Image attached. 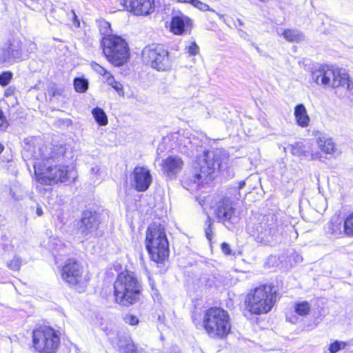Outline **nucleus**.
Wrapping results in <instances>:
<instances>
[{"instance_id":"35","label":"nucleus","mask_w":353,"mask_h":353,"mask_svg":"<svg viewBox=\"0 0 353 353\" xmlns=\"http://www.w3.org/2000/svg\"><path fill=\"white\" fill-rule=\"evenodd\" d=\"M132 0H115L116 8L119 10H128L130 12V4Z\"/></svg>"},{"instance_id":"6","label":"nucleus","mask_w":353,"mask_h":353,"mask_svg":"<svg viewBox=\"0 0 353 353\" xmlns=\"http://www.w3.org/2000/svg\"><path fill=\"white\" fill-rule=\"evenodd\" d=\"M249 232L257 243L264 245H272L277 243L280 233L273 214L263 216L259 223L249 228Z\"/></svg>"},{"instance_id":"12","label":"nucleus","mask_w":353,"mask_h":353,"mask_svg":"<svg viewBox=\"0 0 353 353\" xmlns=\"http://www.w3.org/2000/svg\"><path fill=\"white\" fill-rule=\"evenodd\" d=\"M143 61L158 71L168 70L171 63L167 50L160 46H146L142 52Z\"/></svg>"},{"instance_id":"17","label":"nucleus","mask_w":353,"mask_h":353,"mask_svg":"<svg viewBox=\"0 0 353 353\" xmlns=\"http://www.w3.org/2000/svg\"><path fill=\"white\" fill-rule=\"evenodd\" d=\"M183 166V160L178 156H170L163 161V171L169 177H174Z\"/></svg>"},{"instance_id":"23","label":"nucleus","mask_w":353,"mask_h":353,"mask_svg":"<svg viewBox=\"0 0 353 353\" xmlns=\"http://www.w3.org/2000/svg\"><path fill=\"white\" fill-rule=\"evenodd\" d=\"M325 231L335 237L341 235L343 232V223L338 218L332 219L327 224Z\"/></svg>"},{"instance_id":"30","label":"nucleus","mask_w":353,"mask_h":353,"mask_svg":"<svg viewBox=\"0 0 353 353\" xmlns=\"http://www.w3.org/2000/svg\"><path fill=\"white\" fill-rule=\"evenodd\" d=\"M74 87L77 92L83 93L88 90V82L84 78H75L74 80Z\"/></svg>"},{"instance_id":"13","label":"nucleus","mask_w":353,"mask_h":353,"mask_svg":"<svg viewBox=\"0 0 353 353\" xmlns=\"http://www.w3.org/2000/svg\"><path fill=\"white\" fill-rule=\"evenodd\" d=\"M23 59L22 42L12 38L0 45V65L9 67Z\"/></svg>"},{"instance_id":"29","label":"nucleus","mask_w":353,"mask_h":353,"mask_svg":"<svg viewBox=\"0 0 353 353\" xmlns=\"http://www.w3.org/2000/svg\"><path fill=\"white\" fill-rule=\"evenodd\" d=\"M344 234L353 236V211L346 217L343 223Z\"/></svg>"},{"instance_id":"33","label":"nucleus","mask_w":353,"mask_h":353,"mask_svg":"<svg viewBox=\"0 0 353 353\" xmlns=\"http://www.w3.org/2000/svg\"><path fill=\"white\" fill-rule=\"evenodd\" d=\"M22 264V259L18 256H14V258L8 263L7 266L12 270L18 271Z\"/></svg>"},{"instance_id":"49","label":"nucleus","mask_w":353,"mask_h":353,"mask_svg":"<svg viewBox=\"0 0 353 353\" xmlns=\"http://www.w3.org/2000/svg\"><path fill=\"white\" fill-rule=\"evenodd\" d=\"M36 213L39 216L43 215V212L42 208L41 207H37V210H36Z\"/></svg>"},{"instance_id":"54","label":"nucleus","mask_w":353,"mask_h":353,"mask_svg":"<svg viewBox=\"0 0 353 353\" xmlns=\"http://www.w3.org/2000/svg\"><path fill=\"white\" fill-rule=\"evenodd\" d=\"M109 339L111 341V342H112V343H115V342H114V341L112 338H110H110H109Z\"/></svg>"},{"instance_id":"5","label":"nucleus","mask_w":353,"mask_h":353,"mask_svg":"<svg viewBox=\"0 0 353 353\" xmlns=\"http://www.w3.org/2000/svg\"><path fill=\"white\" fill-rule=\"evenodd\" d=\"M276 297V292L274 287L263 285L255 288L247 295L246 307L252 314H265L272 310Z\"/></svg>"},{"instance_id":"52","label":"nucleus","mask_w":353,"mask_h":353,"mask_svg":"<svg viewBox=\"0 0 353 353\" xmlns=\"http://www.w3.org/2000/svg\"><path fill=\"white\" fill-rule=\"evenodd\" d=\"M9 94H10V90H7L5 92V95L8 97Z\"/></svg>"},{"instance_id":"36","label":"nucleus","mask_w":353,"mask_h":353,"mask_svg":"<svg viewBox=\"0 0 353 353\" xmlns=\"http://www.w3.org/2000/svg\"><path fill=\"white\" fill-rule=\"evenodd\" d=\"M12 73L10 71L3 72L0 74V85L2 86L7 85L12 79Z\"/></svg>"},{"instance_id":"44","label":"nucleus","mask_w":353,"mask_h":353,"mask_svg":"<svg viewBox=\"0 0 353 353\" xmlns=\"http://www.w3.org/2000/svg\"><path fill=\"white\" fill-rule=\"evenodd\" d=\"M221 250L224 254H225L227 255H229L231 254L230 247L229 244H228L227 243L224 242L221 244Z\"/></svg>"},{"instance_id":"48","label":"nucleus","mask_w":353,"mask_h":353,"mask_svg":"<svg viewBox=\"0 0 353 353\" xmlns=\"http://www.w3.org/2000/svg\"><path fill=\"white\" fill-rule=\"evenodd\" d=\"M286 319L288 321L292 323H296L297 322V318L295 316L290 317L288 315H287Z\"/></svg>"},{"instance_id":"15","label":"nucleus","mask_w":353,"mask_h":353,"mask_svg":"<svg viewBox=\"0 0 353 353\" xmlns=\"http://www.w3.org/2000/svg\"><path fill=\"white\" fill-rule=\"evenodd\" d=\"M100 223L99 215L96 212L84 211L81 219L78 222L77 234L80 238L88 240L97 235V230Z\"/></svg>"},{"instance_id":"19","label":"nucleus","mask_w":353,"mask_h":353,"mask_svg":"<svg viewBox=\"0 0 353 353\" xmlns=\"http://www.w3.org/2000/svg\"><path fill=\"white\" fill-rule=\"evenodd\" d=\"M154 0H132L130 12L135 15H147L154 10Z\"/></svg>"},{"instance_id":"45","label":"nucleus","mask_w":353,"mask_h":353,"mask_svg":"<svg viewBox=\"0 0 353 353\" xmlns=\"http://www.w3.org/2000/svg\"><path fill=\"white\" fill-rule=\"evenodd\" d=\"M37 49V46L33 42H29L27 51L28 52H32Z\"/></svg>"},{"instance_id":"7","label":"nucleus","mask_w":353,"mask_h":353,"mask_svg":"<svg viewBox=\"0 0 353 353\" xmlns=\"http://www.w3.org/2000/svg\"><path fill=\"white\" fill-rule=\"evenodd\" d=\"M228 312L219 307H212L207 310L203 325L211 337H223L230 330Z\"/></svg>"},{"instance_id":"3","label":"nucleus","mask_w":353,"mask_h":353,"mask_svg":"<svg viewBox=\"0 0 353 353\" xmlns=\"http://www.w3.org/2000/svg\"><path fill=\"white\" fill-rule=\"evenodd\" d=\"M142 286L133 272L119 273L114 283L115 301L120 305L129 307L139 301Z\"/></svg>"},{"instance_id":"47","label":"nucleus","mask_w":353,"mask_h":353,"mask_svg":"<svg viewBox=\"0 0 353 353\" xmlns=\"http://www.w3.org/2000/svg\"><path fill=\"white\" fill-rule=\"evenodd\" d=\"M71 13L72 14V17H73V23L74 24L79 27L80 26V23L79 21L77 20V14H75L74 11L73 10H71Z\"/></svg>"},{"instance_id":"43","label":"nucleus","mask_w":353,"mask_h":353,"mask_svg":"<svg viewBox=\"0 0 353 353\" xmlns=\"http://www.w3.org/2000/svg\"><path fill=\"white\" fill-rule=\"evenodd\" d=\"M7 127V122L5 117L3 115V112L0 110V130H3Z\"/></svg>"},{"instance_id":"10","label":"nucleus","mask_w":353,"mask_h":353,"mask_svg":"<svg viewBox=\"0 0 353 353\" xmlns=\"http://www.w3.org/2000/svg\"><path fill=\"white\" fill-rule=\"evenodd\" d=\"M62 280L76 290L81 292L84 291L90 280L87 274H84L81 264L74 259H69L61 270Z\"/></svg>"},{"instance_id":"1","label":"nucleus","mask_w":353,"mask_h":353,"mask_svg":"<svg viewBox=\"0 0 353 353\" xmlns=\"http://www.w3.org/2000/svg\"><path fill=\"white\" fill-rule=\"evenodd\" d=\"M183 152L188 156L196 157L194 168L199 169V172L194 175V182L197 183L201 179H205L212 174L216 168L224 170L229 161L228 153L222 148H216L212 150H205L199 145L198 139L192 140L187 138L183 141Z\"/></svg>"},{"instance_id":"37","label":"nucleus","mask_w":353,"mask_h":353,"mask_svg":"<svg viewBox=\"0 0 353 353\" xmlns=\"http://www.w3.org/2000/svg\"><path fill=\"white\" fill-rule=\"evenodd\" d=\"M107 83L111 85L118 92L122 90V85L118 81H116L114 77L110 74L106 78Z\"/></svg>"},{"instance_id":"53","label":"nucleus","mask_w":353,"mask_h":353,"mask_svg":"<svg viewBox=\"0 0 353 353\" xmlns=\"http://www.w3.org/2000/svg\"><path fill=\"white\" fill-rule=\"evenodd\" d=\"M297 257H298V258H297V260H300L301 261H302V258H301V256H297Z\"/></svg>"},{"instance_id":"2","label":"nucleus","mask_w":353,"mask_h":353,"mask_svg":"<svg viewBox=\"0 0 353 353\" xmlns=\"http://www.w3.org/2000/svg\"><path fill=\"white\" fill-rule=\"evenodd\" d=\"M47 147L39 148V154L36 157L34 163V174L37 181L42 185H50L52 182H65L77 177L76 172L73 168L65 165H54L52 157L48 156L45 152Z\"/></svg>"},{"instance_id":"4","label":"nucleus","mask_w":353,"mask_h":353,"mask_svg":"<svg viewBox=\"0 0 353 353\" xmlns=\"http://www.w3.org/2000/svg\"><path fill=\"white\" fill-rule=\"evenodd\" d=\"M145 246L151 259L156 263H163L168 257L169 243L161 224L154 223L148 228Z\"/></svg>"},{"instance_id":"34","label":"nucleus","mask_w":353,"mask_h":353,"mask_svg":"<svg viewBox=\"0 0 353 353\" xmlns=\"http://www.w3.org/2000/svg\"><path fill=\"white\" fill-rule=\"evenodd\" d=\"M339 87L345 88L348 92V97L353 102V81L350 79L349 74L347 73V82L344 84L340 85Z\"/></svg>"},{"instance_id":"46","label":"nucleus","mask_w":353,"mask_h":353,"mask_svg":"<svg viewBox=\"0 0 353 353\" xmlns=\"http://www.w3.org/2000/svg\"><path fill=\"white\" fill-rule=\"evenodd\" d=\"M91 172L92 174H94L95 175H99L101 174V169L99 165H95L92 168Z\"/></svg>"},{"instance_id":"50","label":"nucleus","mask_w":353,"mask_h":353,"mask_svg":"<svg viewBox=\"0 0 353 353\" xmlns=\"http://www.w3.org/2000/svg\"><path fill=\"white\" fill-rule=\"evenodd\" d=\"M245 184V182H244V181H241V182H239V189L243 188L244 187Z\"/></svg>"},{"instance_id":"28","label":"nucleus","mask_w":353,"mask_h":353,"mask_svg":"<svg viewBox=\"0 0 353 353\" xmlns=\"http://www.w3.org/2000/svg\"><path fill=\"white\" fill-rule=\"evenodd\" d=\"M294 312L299 316H304L310 311L311 307L308 302L301 301L294 305Z\"/></svg>"},{"instance_id":"27","label":"nucleus","mask_w":353,"mask_h":353,"mask_svg":"<svg viewBox=\"0 0 353 353\" xmlns=\"http://www.w3.org/2000/svg\"><path fill=\"white\" fill-rule=\"evenodd\" d=\"M92 113L95 121L99 123V125H105L108 123L107 116L102 109L95 108L92 110Z\"/></svg>"},{"instance_id":"8","label":"nucleus","mask_w":353,"mask_h":353,"mask_svg":"<svg viewBox=\"0 0 353 353\" xmlns=\"http://www.w3.org/2000/svg\"><path fill=\"white\" fill-rule=\"evenodd\" d=\"M312 79L319 85L338 88L347 82V72L343 68L320 64L313 69Z\"/></svg>"},{"instance_id":"20","label":"nucleus","mask_w":353,"mask_h":353,"mask_svg":"<svg viewBox=\"0 0 353 353\" xmlns=\"http://www.w3.org/2000/svg\"><path fill=\"white\" fill-rule=\"evenodd\" d=\"M294 115L298 125L306 128L310 125V119L303 104H298L294 107Z\"/></svg>"},{"instance_id":"40","label":"nucleus","mask_w":353,"mask_h":353,"mask_svg":"<svg viewBox=\"0 0 353 353\" xmlns=\"http://www.w3.org/2000/svg\"><path fill=\"white\" fill-rule=\"evenodd\" d=\"M190 55H196L199 53V47L195 41L190 43V46L186 47Z\"/></svg>"},{"instance_id":"21","label":"nucleus","mask_w":353,"mask_h":353,"mask_svg":"<svg viewBox=\"0 0 353 353\" xmlns=\"http://www.w3.org/2000/svg\"><path fill=\"white\" fill-rule=\"evenodd\" d=\"M276 32L279 35L283 36V38L289 42H300L304 40V35L302 32L296 29H286L283 30L281 28L278 29Z\"/></svg>"},{"instance_id":"14","label":"nucleus","mask_w":353,"mask_h":353,"mask_svg":"<svg viewBox=\"0 0 353 353\" xmlns=\"http://www.w3.org/2000/svg\"><path fill=\"white\" fill-rule=\"evenodd\" d=\"M214 214L218 221L230 230H232L240 219L239 212L228 199H224L217 203L214 208Z\"/></svg>"},{"instance_id":"16","label":"nucleus","mask_w":353,"mask_h":353,"mask_svg":"<svg viewBox=\"0 0 353 353\" xmlns=\"http://www.w3.org/2000/svg\"><path fill=\"white\" fill-rule=\"evenodd\" d=\"M152 176L145 167H136L132 172V186L138 192H145L150 186Z\"/></svg>"},{"instance_id":"39","label":"nucleus","mask_w":353,"mask_h":353,"mask_svg":"<svg viewBox=\"0 0 353 353\" xmlns=\"http://www.w3.org/2000/svg\"><path fill=\"white\" fill-rule=\"evenodd\" d=\"M190 4L201 11H207L210 10L208 5L200 1L199 0H192Z\"/></svg>"},{"instance_id":"26","label":"nucleus","mask_w":353,"mask_h":353,"mask_svg":"<svg viewBox=\"0 0 353 353\" xmlns=\"http://www.w3.org/2000/svg\"><path fill=\"white\" fill-rule=\"evenodd\" d=\"M48 248L52 251L63 252L66 248L65 244L57 237H50L48 243Z\"/></svg>"},{"instance_id":"51","label":"nucleus","mask_w":353,"mask_h":353,"mask_svg":"<svg viewBox=\"0 0 353 353\" xmlns=\"http://www.w3.org/2000/svg\"><path fill=\"white\" fill-rule=\"evenodd\" d=\"M3 149L4 146L1 143H0V154L3 152Z\"/></svg>"},{"instance_id":"38","label":"nucleus","mask_w":353,"mask_h":353,"mask_svg":"<svg viewBox=\"0 0 353 353\" xmlns=\"http://www.w3.org/2000/svg\"><path fill=\"white\" fill-rule=\"evenodd\" d=\"M344 346H345L344 343L336 341L330 345L328 350L330 353H336L339 350H340Z\"/></svg>"},{"instance_id":"24","label":"nucleus","mask_w":353,"mask_h":353,"mask_svg":"<svg viewBox=\"0 0 353 353\" xmlns=\"http://www.w3.org/2000/svg\"><path fill=\"white\" fill-rule=\"evenodd\" d=\"M117 344L123 353H143V349L138 347L130 339H119Z\"/></svg>"},{"instance_id":"41","label":"nucleus","mask_w":353,"mask_h":353,"mask_svg":"<svg viewBox=\"0 0 353 353\" xmlns=\"http://www.w3.org/2000/svg\"><path fill=\"white\" fill-rule=\"evenodd\" d=\"M124 321L126 323L130 325H136L139 323V321L136 316L127 314L124 317Z\"/></svg>"},{"instance_id":"11","label":"nucleus","mask_w":353,"mask_h":353,"mask_svg":"<svg viewBox=\"0 0 353 353\" xmlns=\"http://www.w3.org/2000/svg\"><path fill=\"white\" fill-rule=\"evenodd\" d=\"M59 343L58 332L52 327H39L32 332L33 347L39 353H56Z\"/></svg>"},{"instance_id":"42","label":"nucleus","mask_w":353,"mask_h":353,"mask_svg":"<svg viewBox=\"0 0 353 353\" xmlns=\"http://www.w3.org/2000/svg\"><path fill=\"white\" fill-rule=\"evenodd\" d=\"M92 68L101 75L108 76L110 74L105 68L99 65V64L94 63L92 64Z\"/></svg>"},{"instance_id":"25","label":"nucleus","mask_w":353,"mask_h":353,"mask_svg":"<svg viewBox=\"0 0 353 353\" xmlns=\"http://www.w3.org/2000/svg\"><path fill=\"white\" fill-rule=\"evenodd\" d=\"M97 24L99 28V30L101 35L103 36V37H113L114 35H112V29L110 24L109 22L106 21L105 20L103 19H100L97 20Z\"/></svg>"},{"instance_id":"32","label":"nucleus","mask_w":353,"mask_h":353,"mask_svg":"<svg viewBox=\"0 0 353 353\" xmlns=\"http://www.w3.org/2000/svg\"><path fill=\"white\" fill-rule=\"evenodd\" d=\"M213 224L214 221L211 217L208 216L207 220L205 221V233L206 238L211 241L213 236Z\"/></svg>"},{"instance_id":"31","label":"nucleus","mask_w":353,"mask_h":353,"mask_svg":"<svg viewBox=\"0 0 353 353\" xmlns=\"http://www.w3.org/2000/svg\"><path fill=\"white\" fill-rule=\"evenodd\" d=\"M290 149L292 154L297 157H301L305 152V145L302 142H297L295 144L290 145Z\"/></svg>"},{"instance_id":"22","label":"nucleus","mask_w":353,"mask_h":353,"mask_svg":"<svg viewBox=\"0 0 353 353\" xmlns=\"http://www.w3.org/2000/svg\"><path fill=\"white\" fill-rule=\"evenodd\" d=\"M317 145L325 154H331L335 151V143L332 138L325 135H323L317 139Z\"/></svg>"},{"instance_id":"18","label":"nucleus","mask_w":353,"mask_h":353,"mask_svg":"<svg viewBox=\"0 0 353 353\" xmlns=\"http://www.w3.org/2000/svg\"><path fill=\"white\" fill-rule=\"evenodd\" d=\"M192 20L181 12L172 17L171 30L176 34H181L188 28H191Z\"/></svg>"},{"instance_id":"9","label":"nucleus","mask_w":353,"mask_h":353,"mask_svg":"<svg viewBox=\"0 0 353 353\" xmlns=\"http://www.w3.org/2000/svg\"><path fill=\"white\" fill-rule=\"evenodd\" d=\"M101 45L104 55L112 65L120 66L128 61L129 48L126 41L121 37H103Z\"/></svg>"}]
</instances>
